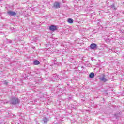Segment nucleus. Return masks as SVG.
Listing matches in <instances>:
<instances>
[{"label": "nucleus", "mask_w": 124, "mask_h": 124, "mask_svg": "<svg viewBox=\"0 0 124 124\" xmlns=\"http://www.w3.org/2000/svg\"><path fill=\"white\" fill-rule=\"evenodd\" d=\"M20 103V99L18 98H16L15 97H13L12 100L11 101V104L12 105H15L16 104H19Z\"/></svg>", "instance_id": "f257e3e1"}, {"label": "nucleus", "mask_w": 124, "mask_h": 124, "mask_svg": "<svg viewBox=\"0 0 124 124\" xmlns=\"http://www.w3.org/2000/svg\"><path fill=\"white\" fill-rule=\"evenodd\" d=\"M90 49L93 50H96L97 49V45L94 43H92L90 45Z\"/></svg>", "instance_id": "f03ea898"}, {"label": "nucleus", "mask_w": 124, "mask_h": 124, "mask_svg": "<svg viewBox=\"0 0 124 124\" xmlns=\"http://www.w3.org/2000/svg\"><path fill=\"white\" fill-rule=\"evenodd\" d=\"M8 14L10 15V16H15L17 14L16 12L10 11L8 12Z\"/></svg>", "instance_id": "7ed1b4c3"}, {"label": "nucleus", "mask_w": 124, "mask_h": 124, "mask_svg": "<svg viewBox=\"0 0 124 124\" xmlns=\"http://www.w3.org/2000/svg\"><path fill=\"white\" fill-rule=\"evenodd\" d=\"M100 81H102V82H107V81H108L107 79L105 78V76H103L100 78Z\"/></svg>", "instance_id": "20e7f679"}, {"label": "nucleus", "mask_w": 124, "mask_h": 124, "mask_svg": "<svg viewBox=\"0 0 124 124\" xmlns=\"http://www.w3.org/2000/svg\"><path fill=\"white\" fill-rule=\"evenodd\" d=\"M49 30L50 31H56V30H57V26L55 25H51L49 27Z\"/></svg>", "instance_id": "39448f33"}, {"label": "nucleus", "mask_w": 124, "mask_h": 124, "mask_svg": "<svg viewBox=\"0 0 124 124\" xmlns=\"http://www.w3.org/2000/svg\"><path fill=\"white\" fill-rule=\"evenodd\" d=\"M61 5L60 3H55L54 4V7L55 8H60Z\"/></svg>", "instance_id": "423d86ee"}, {"label": "nucleus", "mask_w": 124, "mask_h": 124, "mask_svg": "<svg viewBox=\"0 0 124 124\" xmlns=\"http://www.w3.org/2000/svg\"><path fill=\"white\" fill-rule=\"evenodd\" d=\"M40 63V62H39V61H38V60H35L33 62V64L34 65H37L38 64H39Z\"/></svg>", "instance_id": "0eeeda50"}, {"label": "nucleus", "mask_w": 124, "mask_h": 124, "mask_svg": "<svg viewBox=\"0 0 124 124\" xmlns=\"http://www.w3.org/2000/svg\"><path fill=\"white\" fill-rule=\"evenodd\" d=\"M67 22L69 24H73L74 20L72 18H68L67 20Z\"/></svg>", "instance_id": "6e6552de"}, {"label": "nucleus", "mask_w": 124, "mask_h": 124, "mask_svg": "<svg viewBox=\"0 0 124 124\" xmlns=\"http://www.w3.org/2000/svg\"><path fill=\"white\" fill-rule=\"evenodd\" d=\"M54 80L55 81H58L60 79V77L59 76H55V77L53 78Z\"/></svg>", "instance_id": "1a4fd4ad"}, {"label": "nucleus", "mask_w": 124, "mask_h": 124, "mask_svg": "<svg viewBox=\"0 0 124 124\" xmlns=\"http://www.w3.org/2000/svg\"><path fill=\"white\" fill-rule=\"evenodd\" d=\"M89 77H90V78H93L94 77V73H91L89 74Z\"/></svg>", "instance_id": "9d476101"}, {"label": "nucleus", "mask_w": 124, "mask_h": 124, "mask_svg": "<svg viewBox=\"0 0 124 124\" xmlns=\"http://www.w3.org/2000/svg\"><path fill=\"white\" fill-rule=\"evenodd\" d=\"M43 121L44 122V123H47L48 120L46 117H44V118L43 119Z\"/></svg>", "instance_id": "9b49d317"}, {"label": "nucleus", "mask_w": 124, "mask_h": 124, "mask_svg": "<svg viewBox=\"0 0 124 124\" xmlns=\"http://www.w3.org/2000/svg\"><path fill=\"white\" fill-rule=\"evenodd\" d=\"M4 84L5 85H7V84H8V82H7V81L5 80V81H4Z\"/></svg>", "instance_id": "f8f14e48"}, {"label": "nucleus", "mask_w": 124, "mask_h": 124, "mask_svg": "<svg viewBox=\"0 0 124 124\" xmlns=\"http://www.w3.org/2000/svg\"><path fill=\"white\" fill-rule=\"evenodd\" d=\"M111 8H114V9H116V8H115V6L114 5L111 6Z\"/></svg>", "instance_id": "ddd939ff"}, {"label": "nucleus", "mask_w": 124, "mask_h": 124, "mask_svg": "<svg viewBox=\"0 0 124 124\" xmlns=\"http://www.w3.org/2000/svg\"><path fill=\"white\" fill-rule=\"evenodd\" d=\"M38 39V37H36L34 39V41H36V40H37Z\"/></svg>", "instance_id": "4468645a"}, {"label": "nucleus", "mask_w": 124, "mask_h": 124, "mask_svg": "<svg viewBox=\"0 0 124 124\" xmlns=\"http://www.w3.org/2000/svg\"><path fill=\"white\" fill-rule=\"evenodd\" d=\"M34 102H36V101H34Z\"/></svg>", "instance_id": "2eb2a0df"}]
</instances>
